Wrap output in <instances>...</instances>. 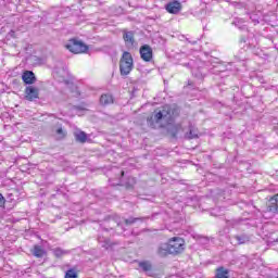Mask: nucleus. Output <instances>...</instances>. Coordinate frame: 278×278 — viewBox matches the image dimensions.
I'll return each instance as SVG.
<instances>
[{
	"instance_id": "22",
	"label": "nucleus",
	"mask_w": 278,
	"mask_h": 278,
	"mask_svg": "<svg viewBox=\"0 0 278 278\" xmlns=\"http://www.w3.org/2000/svg\"><path fill=\"white\" fill-rule=\"evenodd\" d=\"M53 253H54L55 257H62V255H66V253H68V252H66L60 248H55L53 250Z\"/></svg>"
},
{
	"instance_id": "23",
	"label": "nucleus",
	"mask_w": 278,
	"mask_h": 278,
	"mask_svg": "<svg viewBox=\"0 0 278 278\" xmlns=\"http://www.w3.org/2000/svg\"><path fill=\"white\" fill-rule=\"evenodd\" d=\"M65 278H77V271L75 269H68L65 273Z\"/></svg>"
},
{
	"instance_id": "1",
	"label": "nucleus",
	"mask_w": 278,
	"mask_h": 278,
	"mask_svg": "<svg viewBox=\"0 0 278 278\" xmlns=\"http://www.w3.org/2000/svg\"><path fill=\"white\" fill-rule=\"evenodd\" d=\"M187 66L191 68V73L193 77L197 79H203L205 76V71H210L214 75H218V73H225V65L222 63H216L215 65H205V63L201 60L190 61Z\"/></svg>"
},
{
	"instance_id": "27",
	"label": "nucleus",
	"mask_w": 278,
	"mask_h": 278,
	"mask_svg": "<svg viewBox=\"0 0 278 278\" xmlns=\"http://www.w3.org/2000/svg\"><path fill=\"white\" fill-rule=\"evenodd\" d=\"M0 207H5V198L0 193Z\"/></svg>"
},
{
	"instance_id": "9",
	"label": "nucleus",
	"mask_w": 278,
	"mask_h": 278,
	"mask_svg": "<svg viewBox=\"0 0 278 278\" xmlns=\"http://www.w3.org/2000/svg\"><path fill=\"white\" fill-rule=\"evenodd\" d=\"M235 244H249L251 242V236L247 233L236 235L232 237Z\"/></svg>"
},
{
	"instance_id": "19",
	"label": "nucleus",
	"mask_w": 278,
	"mask_h": 278,
	"mask_svg": "<svg viewBox=\"0 0 278 278\" xmlns=\"http://www.w3.org/2000/svg\"><path fill=\"white\" fill-rule=\"evenodd\" d=\"M75 138L77 142H86V140H88V136L84 131L76 132Z\"/></svg>"
},
{
	"instance_id": "26",
	"label": "nucleus",
	"mask_w": 278,
	"mask_h": 278,
	"mask_svg": "<svg viewBox=\"0 0 278 278\" xmlns=\"http://www.w3.org/2000/svg\"><path fill=\"white\" fill-rule=\"evenodd\" d=\"M72 97H79V89L77 88V86H72Z\"/></svg>"
},
{
	"instance_id": "28",
	"label": "nucleus",
	"mask_w": 278,
	"mask_h": 278,
	"mask_svg": "<svg viewBox=\"0 0 278 278\" xmlns=\"http://www.w3.org/2000/svg\"><path fill=\"white\" fill-rule=\"evenodd\" d=\"M241 261H242V262H247V256H242V257H241Z\"/></svg>"
},
{
	"instance_id": "16",
	"label": "nucleus",
	"mask_w": 278,
	"mask_h": 278,
	"mask_svg": "<svg viewBox=\"0 0 278 278\" xmlns=\"http://www.w3.org/2000/svg\"><path fill=\"white\" fill-rule=\"evenodd\" d=\"M139 268H141V270H143L144 273H151V263L143 261L139 263Z\"/></svg>"
},
{
	"instance_id": "14",
	"label": "nucleus",
	"mask_w": 278,
	"mask_h": 278,
	"mask_svg": "<svg viewBox=\"0 0 278 278\" xmlns=\"http://www.w3.org/2000/svg\"><path fill=\"white\" fill-rule=\"evenodd\" d=\"M167 131L170 134V136H173V138H177V134L181 131V125H169Z\"/></svg>"
},
{
	"instance_id": "31",
	"label": "nucleus",
	"mask_w": 278,
	"mask_h": 278,
	"mask_svg": "<svg viewBox=\"0 0 278 278\" xmlns=\"http://www.w3.org/2000/svg\"><path fill=\"white\" fill-rule=\"evenodd\" d=\"M160 127H164V125L161 124Z\"/></svg>"
},
{
	"instance_id": "24",
	"label": "nucleus",
	"mask_w": 278,
	"mask_h": 278,
	"mask_svg": "<svg viewBox=\"0 0 278 278\" xmlns=\"http://www.w3.org/2000/svg\"><path fill=\"white\" fill-rule=\"evenodd\" d=\"M198 132H197V130H194V129H190L189 130V134H187V138H189V139H192V138H198Z\"/></svg>"
},
{
	"instance_id": "30",
	"label": "nucleus",
	"mask_w": 278,
	"mask_h": 278,
	"mask_svg": "<svg viewBox=\"0 0 278 278\" xmlns=\"http://www.w3.org/2000/svg\"><path fill=\"white\" fill-rule=\"evenodd\" d=\"M125 175V172H122V176Z\"/></svg>"
},
{
	"instance_id": "18",
	"label": "nucleus",
	"mask_w": 278,
	"mask_h": 278,
	"mask_svg": "<svg viewBox=\"0 0 278 278\" xmlns=\"http://www.w3.org/2000/svg\"><path fill=\"white\" fill-rule=\"evenodd\" d=\"M33 253L35 257H42L45 255V249L40 245H35Z\"/></svg>"
},
{
	"instance_id": "3",
	"label": "nucleus",
	"mask_w": 278,
	"mask_h": 278,
	"mask_svg": "<svg viewBox=\"0 0 278 278\" xmlns=\"http://www.w3.org/2000/svg\"><path fill=\"white\" fill-rule=\"evenodd\" d=\"M177 114H179L177 109H172L170 106L166 105L162 111L155 113L149 121H152V123H155L156 125H161V123L170 125Z\"/></svg>"
},
{
	"instance_id": "10",
	"label": "nucleus",
	"mask_w": 278,
	"mask_h": 278,
	"mask_svg": "<svg viewBox=\"0 0 278 278\" xmlns=\"http://www.w3.org/2000/svg\"><path fill=\"white\" fill-rule=\"evenodd\" d=\"M22 79H23L24 84L31 85V84H34V81H36V75L31 71H26L23 73Z\"/></svg>"
},
{
	"instance_id": "6",
	"label": "nucleus",
	"mask_w": 278,
	"mask_h": 278,
	"mask_svg": "<svg viewBox=\"0 0 278 278\" xmlns=\"http://www.w3.org/2000/svg\"><path fill=\"white\" fill-rule=\"evenodd\" d=\"M140 58L143 62H151L153 60V48L149 45H143L139 49Z\"/></svg>"
},
{
	"instance_id": "29",
	"label": "nucleus",
	"mask_w": 278,
	"mask_h": 278,
	"mask_svg": "<svg viewBox=\"0 0 278 278\" xmlns=\"http://www.w3.org/2000/svg\"><path fill=\"white\" fill-rule=\"evenodd\" d=\"M59 81H66V79L62 78V79H59Z\"/></svg>"
},
{
	"instance_id": "15",
	"label": "nucleus",
	"mask_w": 278,
	"mask_h": 278,
	"mask_svg": "<svg viewBox=\"0 0 278 278\" xmlns=\"http://www.w3.org/2000/svg\"><path fill=\"white\" fill-rule=\"evenodd\" d=\"M216 278H229V270L225 269V267L217 268Z\"/></svg>"
},
{
	"instance_id": "13",
	"label": "nucleus",
	"mask_w": 278,
	"mask_h": 278,
	"mask_svg": "<svg viewBox=\"0 0 278 278\" xmlns=\"http://www.w3.org/2000/svg\"><path fill=\"white\" fill-rule=\"evenodd\" d=\"M101 105H112L114 103V98L110 93H104L100 97Z\"/></svg>"
},
{
	"instance_id": "2",
	"label": "nucleus",
	"mask_w": 278,
	"mask_h": 278,
	"mask_svg": "<svg viewBox=\"0 0 278 278\" xmlns=\"http://www.w3.org/2000/svg\"><path fill=\"white\" fill-rule=\"evenodd\" d=\"M185 249L186 241L184 238L174 237L167 243H162L159 247L157 253L161 257H166V255H179V253H184Z\"/></svg>"
},
{
	"instance_id": "25",
	"label": "nucleus",
	"mask_w": 278,
	"mask_h": 278,
	"mask_svg": "<svg viewBox=\"0 0 278 278\" xmlns=\"http://www.w3.org/2000/svg\"><path fill=\"white\" fill-rule=\"evenodd\" d=\"M242 23H244V20H242V18H236L235 21H233V25H236V27H239V29H242V26H240V25H242Z\"/></svg>"
},
{
	"instance_id": "17",
	"label": "nucleus",
	"mask_w": 278,
	"mask_h": 278,
	"mask_svg": "<svg viewBox=\"0 0 278 278\" xmlns=\"http://www.w3.org/2000/svg\"><path fill=\"white\" fill-rule=\"evenodd\" d=\"M98 242L103 249H110V247H112L110 239H104L103 237H99Z\"/></svg>"
},
{
	"instance_id": "21",
	"label": "nucleus",
	"mask_w": 278,
	"mask_h": 278,
	"mask_svg": "<svg viewBox=\"0 0 278 278\" xmlns=\"http://www.w3.org/2000/svg\"><path fill=\"white\" fill-rule=\"evenodd\" d=\"M56 136L59 140H64V138H66V130H63L62 127H59V129H56Z\"/></svg>"
},
{
	"instance_id": "5",
	"label": "nucleus",
	"mask_w": 278,
	"mask_h": 278,
	"mask_svg": "<svg viewBox=\"0 0 278 278\" xmlns=\"http://www.w3.org/2000/svg\"><path fill=\"white\" fill-rule=\"evenodd\" d=\"M65 48L67 51H71V53H86L88 51V46H86L81 41H77L75 39H71L66 45Z\"/></svg>"
},
{
	"instance_id": "12",
	"label": "nucleus",
	"mask_w": 278,
	"mask_h": 278,
	"mask_svg": "<svg viewBox=\"0 0 278 278\" xmlns=\"http://www.w3.org/2000/svg\"><path fill=\"white\" fill-rule=\"evenodd\" d=\"M268 211L273 212V214H278V194L269 200Z\"/></svg>"
},
{
	"instance_id": "20",
	"label": "nucleus",
	"mask_w": 278,
	"mask_h": 278,
	"mask_svg": "<svg viewBox=\"0 0 278 278\" xmlns=\"http://www.w3.org/2000/svg\"><path fill=\"white\" fill-rule=\"evenodd\" d=\"M142 220H144V218L142 217H129L127 219H124L125 225H134V223H142Z\"/></svg>"
},
{
	"instance_id": "4",
	"label": "nucleus",
	"mask_w": 278,
	"mask_h": 278,
	"mask_svg": "<svg viewBox=\"0 0 278 278\" xmlns=\"http://www.w3.org/2000/svg\"><path fill=\"white\" fill-rule=\"evenodd\" d=\"M131 71H134V58L131 56V53L124 52L119 61L121 75L127 76Z\"/></svg>"
},
{
	"instance_id": "8",
	"label": "nucleus",
	"mask_w": 278,
	"mask_h": 278,
	"mask_svg": "<svg viewBox=\"0 0 278 278\" xmlns=\"http://www.w3.org/2000/svg\"><path fill=\"white\" fill-rule=\"evenodd\" d=\"M165 10L169 14H179L181 12V3L179 1H172L165 5Z\"/></svg>"
},
{
	"instance_id": "7",
	"label": "nucleus",
	"mask_w": 278,
	"mask_h": 278,
	"mask_svg": "<svg viewBox=\"0 0 278 278\" xmlns=\"http://www.w3.org/2000/svg\"><path fill=\"white\" fill-rule=\"evenodd\" d=\"M25 94L27 101H34L35 99H38L40 91L34 86H28L25 89Z\"/></svg>"
},
{
	"instance_id": "11",
	"label": "nucleus",
	"mask_w": 278,
	"mask_h": 278,
	"mask_svg": "<svg viewBox=\"0 0 278 278\" xmlns=\"http://www.w3.org/2000/svg\"><path fill=\"white\" fill-rule=\"evenodd\" d=\"M123 38L126 47H134V31L124 30Z\"/></svg>"
}]
</instances>
